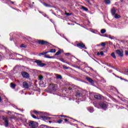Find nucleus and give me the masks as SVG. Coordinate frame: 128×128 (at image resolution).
<instances>
[{
  "instance_id": "obj_1",
  "label": "nucleus",
  "mask_w": 128,
  "mask_h": 128,
  "mask_svg": "<svg viewBox=\"0 0 128 128\" xmlns=\"http://www.w3.org/2000/svg\"><path fill=\"white\" fill-rule=\"evenodd\" d=\"M35 42L36 44H42V46H48V44H49L50 43L46 41H44V40H38L35 41Z\"/></svg>"
},
{
  "instance_id": "obj_2",
  "label": "nucleus",
  "mask_w": 128,
  "mask_h": 128,
  "mask_svg": "<svg viewBox=\"0 0 128 128\" xmlns=\"http://www.w3.org/2000/svg\"><path fill=\"white\" fill-rule=\"evenodd\" d=\"M29 126L30 128H36L38 126V124L34 121H30L29 122Z\"/></svg>"
},
{
  "instance_id": "obj_3",
  "label": "nucleus",
  "mask_w": 128,
  "mask_h": 128,
  "mask_svg": "<svg viewBox=\"0 0 128 128\" xmlns=\"http://www.w3.org/2000/svg\"><path fill=\"white\" fill-rule=\"evenodd\" d=\"M116 10H118L116 8L113 7L112 8V15L114 16L115 18H120L121 16L120 15H118L117 14H116Z\"/></svg>"
},
{
  "instance_id": "obj_4",
  "label": "nucleus",
  "mask_w": 128,
  "mask_h": 128,
  "mask_svg": "<svg viewBox=\"0 0 128 128\" xmlns=\"http://www.w3.org/2000/svg\"><path fill=\"white\" fill-rule=\"evenodd\" d=\"M34 62L36 64H37V66H38L42 67V66H46V64L44 63H42V62L40 60H35Z\"/></svg>"
},
{
  "instance_id": "obj_5",
  "label": "nucleus",
  "mask_w": 128,
  "mask_h": 128,
  "mask_svg": "<svg viewBox=\"0 0 128 128\" xmlns=\"http://www.w3.org/2000/svg\"><path fill=\"white\" fill-rule=\"evenodd\" d=\"M116 53L118 56H120V58L124 57V51H122V50H116Z\"/></svg>"
},
{
  "instance_id": "obj_6",
  "label": "nucleus",
  "mask_w": 128,
  "mask_h": 128,
  "mask_svg": "<svg viewBox=\"0 0 128 128\" xmlns=\"http://www.w3.org/2000/svg\"><path fill=\"white\" fill-rule=\"evenodd\" d=\"M77 46L80 48H86V45L84 43H79L77 44Z\"/></svg>"
},
{
  "instance_id": "obj_7",
  "label": "nucleus",
  "mask_w": 128,
  "mask_h": 128,
  "mask_svg": "<svg viewBox=\"0 0 128 128\" xmlns=\"http://www.w3.org/2000/svg\"><path fill=\"white\" fill-rule=\"evenodd\" d=\"M22 74L23 78H30V74H28V73L26 72H22Z\"/></svg>"
},
{
  "instance_id": "obj_8",
  "label": "nucleus",
  "mask_w": 128,
  "mask_h": 128,
  "mask_svg": "<svg viewBox=\"0 0 128 128\" xmlns=\"http://www.w3.org/2000/svg\"><path fill=\"white\" fill-rule=\"evenodd\" d=\"M40 118L43 120H50L52 118L48 117L46 116H41Z\"/></svg>"
},
{
  "instance_id": "obj_9",
  "label": "nucleus",
  "mask_w": 128,
  "mask_h": 128,
  "mask_svg": "<svg viewBox=\"0 0 128 128\" xmlns=\"http://www.w3.org/2000/svg\"><path fill=\"white\" fill-rule=\"evenodd\" d=\"M22 86L25 88H28L30 86H28V84L26 82H24L22 83Z\"/></svg>"
},
{
  "instance_id": "obj_10",
  "label": "nucleus",
  "mask_w": 128,
  "mask_h": 128,
  "mask_svg": "<svg viewBox=\"0 0 128 128\" xmlns=\"http://www.w3.org/2000/svg\"><path fill=\"white\" fill-rule=\"evenodd\" d=\"M3 120L5 122V126H8V118H3Z\"/></svg>"
},
{
  "instance_id": "obj_11",
  "label": "nucleus",
  "mask_w": 128,
  "mask_h": 128,
  "mask_svg": "<svg viewBox=\"0 0 128 128\" xmlns=\"http://www.w3.org/2000/svg\"><path fill=\"white\" fill-rule=\"evenodd\" d=\"M86 80L89 82H90L91 84H94V80L90 78L87 77L86 78Z\"/></svg>"
},
{
  "instance_id": "obj_12",
  "label": "nucleus",
  "mask_w": 128,
  "mask_h": 128,
  "mask_svg": "<svg viewBox=\"0 0 128 128\" xmlns=\"http://www.w3.org/2000/svg\"><path fill=\"white\" fill-rule=\"evenodd\" d=\"M94 98H96V100H102V96H100V95H95Z\"/></svg>"
},
{
  "instance_id": "obj_13",
  "label": "nucleus",
  "mask_w": 128,
  "mask_h": 128,
  "mask_svg": "<svg viewBox=\"0 0 128 128\" xmlns=\"http://www.w3.org/2000/svg\"><path fill=\"white\" fill-rule=\"evenodd\" d=\"M44 58H54V56H49L48 54H45L44 56Z\"/></svg>"
},
{
  "instance_id": "obj_14",
  "label": "nucleus",
  "mask_w": 128,
  "mask_h": 128,
  "mask_svg": "<svg viewBox=\"0 0 128 128\" xmlns=\"http://www.w3.org/2000/svg\"><path fill=\"white\" fill-rule=\"evenodd\" d=\"M100 106H102V108L105 109L106 108V104H100Z\"/></svg>"
},
{
  "instance_id": "obj_15",
  "label": "nucleus",
  "mask_w": 128,
  "mask_h": 128,
  "mask_svg": "<svg viewBox=\"0 0 128 128\" xmlns=\"http://www.w3.org/2000/svg\"><path fill=\"white\" fill-rule=\"evenodd\" d=\"M56 78H60V80L62 79V76H60V74H56Z\"/></svg>"
},
{
  "instance_id": "obj_16",
  "label": "nucleus",
  "mask_w": 128,
  "mask_h": 128,
  "mask_svg": "<svg viewBox=\"0 0 128 128\" xmlns=\"http://www.w3.org/2000/svg\"><path fill=\"white\" fill-rule=\"evenodd\" d=\"M44 6H46L47 8H51L52 6H50V4H48L46 3H44Z\"/></svg>"
},
{
  "instance_id": "obj_17",
  "label": "nucleus",
  "mask_w": 128,
  "mask_h": 128,
  "mask_svg": "<svg viewBox=\"0 0 128 128\" xmlns=\"http://www.w3.org/2000/svg\"><path fill=\"white\" fill-rule=\"evenodd\" d=\"M106 4H110V0H104Z\"/></svg>"
},
{
  "instance_id": "obj_18",
  "label": "nucleus",
  "mask_w": 128,
  "mask_h": 128,
  "mask_svg": "<svg viewBox=\"0 0 128 128\" xmlns=\"http://www.w3.org/2000/svg\"><path fill=\"white\" fill-rule=\"evenodd\" d=\"M104 56V52L102 51L100 52H98L97 53V56Z\"/></svg>"
},
{
  "instance_id": "obj_19",
  "label": "nucleus",
  "mask_w": 128,
  "mask_h": 128,
  "mask_svg": "<svg viewBox=\"0 0 128 128\" xmlns=\"http://www.w3.org/2000/svg\"><path fill=\"white\" fill-rule=\"evenodd\" d=\"M82 9L83 10H85V12H88V8L82 6Z\"/></svg>"
},
{
  "instance_id": "obj_20",
  "label": "nucleus",
  "mask_w": 128,
  "mask_h": 128,
  "mask_svg": "<svg viewBox=\"0 0 128 128\" xmlns=\"http://www.w3.org/2000/svg\"><path fill=\"white\" fill-rule=\"evenodd\" d=\"M106 32V29H102L100 30V32L102 34H105Z\"/></svg>"
},
{
  "instance_id": "obj_21",
  "label": "nucleus",
  "mask_w": 128,
  "mask_h": 128,
  "mask_svg": "<svg viewBox=\"0 0 128 128\" xmlns=\"http://www.w3.org/2000/svg\"><path fill=\"white\" fill-rule=\"evenodd\" d=\"M10 86L11 88H16V84H14V83H11L10 84Z\"/></svg>"
},
{
  "instance_id": "obj_22",
  "label": "nucleus",
  "mask_w": 128,
  "mask_h": 128,
  "mask_svg": "<svg viewBox=\"0 0 128 128\" xmlns=\"http://www.w3.org/2000/svg\"><path fill=\"white\" fill-rule=\"evenodd\" d=\"M52 90H56V87L54 85L52 86Z\"/></svg>"
},
{
  "instance_id": "obj_23",
  "label": "nucleus",
  "mask_w": 128,
  "mask_h": 128,
  "mask_svg": "<svg viewBox=\"0 0 128 128\" xmlns=\"http://www.w3.org/2000/svg\"><path fill=\"white\" fill-rule=\"evenodd\" d=\"M49 52H56V49H51Z\"/></svg>"
},
{
  "instance_id": "obj_24",
  "label": "nucleus",
  "mask_w": 128,
  "mask_h": 128,
  "mask_svg": "<svg viewBox=\"0 0 128 128\" xmlns=\"http://www.w3.org/2000/svg\"><path fill=\"white\" fill-rule=\"evenodd\" d=\"M88 110L90 112H94V108H90Z\"/></svg>"
},
{
  "instance_id": "obj_25",
  "label": "nucleus",
  "mask_w": 128,
  "mask_h": 128,
  "mask_svg": "<svg viewBox=\"0 0 128 128\" xmlns=\"http://www.w3.org/2000/svg\"><path fill=\"white\" fill-rule=\"evenodd\" d=\"M40 128H48V126L46 125L42 124L40 126Z\"/></svg>"
},
{
  "instance_id": "obj_26",
  "label": "nucleus",
  "mask_w": 128,
  "mask_h": 128,
  "mask_svg": "<svg viewBox=\"0 0 128 128\" xmlns=\"http://www.w3.org/2000/svg\"><path fill=\"white\" fill-rule=\"evenodd\" d=\"M61 54V52L60 50H59L56 53L55 56H59V54Z\"/></svg>"
},
{
  "instance_id": "obj_27",
  "label": "nucleus",
  "mask_w": 128,
  "mask_h": 128,
  "mask_svg": "<svg viewBox=\"0 0 128 128\" xmlns=\"http://www.w3.org/2000/svg\"><path fill=\"white\" fill-rule=\"evenodd\" d=\"M39 78V80H42V78H44V76H38Z\"/></svg>"
},
{
  "instance_id": "obj_28",
  "label": "nucleus",
  "mask_w": 128,
  "mask_h": 128,
  "mask_svg": "<svg viewBox=\"0 0 128 128\" xmlns=\"http://www.w3.org/2000/svg\"><path fill=\"white\" fill-rule=\"evenodd\" d=\"M20 47L26 48V45H24V44H21V45L20 46Z\"/></svg>"
},
{
  "instance_id": "obj_29",
  "label": "nucleus",
  "mask_w": 128,
  "mask_h": 128,
  "mask_svg": "<svg viewBox=\"0 0 128 128\" xmlns=\"http://www.w3.org/2000/svg\"><path fill=\"white\" fill-rule=\"evenodd\" d=\"M112 58H116V54H114V52H112Z\"/></svg>"
},
{
  "instance_id": "obj_30",
  "label": "nucleus",
  "mask_w": 128,
  "mask_h": 128,
  "mask_svg": "<svg viewBox=\"0 0 128 128\" xmlns=\"http://www.w3.org/2000/svg\"><path fill=\"white\" fill-rule=\"evenodd\" d=\"M63 68L65 70H68V67L66 66L65 65H63Z\"/></svg>"
},
{
  "instance_id": "obj_31",
  "label": "nucleus",
  "mask_w": 128,
  "mask_h": 128,
  "mask_svg": "<svg viewBox=\"0 0 128 128\" xmlns=\"http://www.w3.org/2000/svg\"><path fill=\"white\" fill-rule=\"evenodd\" d=\"M100 46H106V42H102Z\"/></svg>"
},
{
  "instance_id": "obj_32",
  "label": "nucleus",
  "mask_w": 128,
  "mask_h": 128,
  "mask_svg": "<svg viewBox=\"0 0 128 128\" xmlns=\"http://www.w3.org/2000/svg\"><path fill=\"white\" fill-rule=\"evenodd\" d=\"M57 122H58V124H62V120H60L57 121Z\"/></svg>"
},
{
  "instance_id": "obj_33",
  "label": "nucleus",
  "mask_w": 128,
  "mask_h": 128,
  "mask_svg": "<svg viewBox=\"0 0 128 128\" xmlns=\"http://www.w3.org/2000/svg\"><path fill=\"white\" fill-rule=\"evenodd\" d=\"M76 96H80V92H76Z\"/></svg>"
},
{
  "instance_id": "obj_34",
  "label": "nucleus",
  "mask_w": 128,
  "mask_h": 128,
  "mask_svg": "<svg viewBox=\"0 0 128 128\" xmlns=\"http://www.w3.org/2000/svg\"><path fill=\"white\" fill-rule=\"evenodd\" d=\"M60 60H61V62H66L64 60V58H60Z\"/></svg>"
},
{
  "instance_id": "obj_35",
  "label": "nucleus",
  "mask_w": 128,
  "mask_h": 128,
  "mask_svg": "<svg viewBox=\"0 0 128 128\" xmlns=\"http://www.w3.org/2000/svg\"><path fill=\"white\" fill-rule=\"evenodd\" d=\"M44 52H42V53H40L38 54V56H44Z\"/></svg>"
},
{
  "instance_id": "obj_36",
  "label": "nucleus",
  "mask_w": 128,
  "mask_h": 128,
  "mask_svg": "<svg viewBox=\"0 0 128 128\" xmlns=\"http://www.w3.org/2000/svg\"><path fill=\"white\" fill-rule=\"evenodd\" d=\"M32 116L34 118H36V116H34V114H32Z\"/></svg>"
},
{
  "instance_id": "obj_37",
  "label": "nucleus",
  "mask_w": 128,
  "mask_h": 128,
  "mask_svg": "<svg viewBox=\"0 0 128 128\" xmlns=\"http://www.w3.org/2000/svg\"><path fill=\"white\" fill-rule=\"evenodd\" d=\"M125 56H128V50L125 51Z\"/></svg>"
},
{
  "instance_id": "obj_38",
  "label": "nucleus",
  "mask_w": 128,
  "mask_h": 128,
  "mask_svg": "<svg viewBox=\"0 0 128 128\" xmlns=\"http://www.w3.org/2000/svg\"><path fill=\"white\" fill-rule=\"evenodd\" d=\"M65 56H70V53H66L65 54Z\"/></svg>"
},
{
  "instance_id": "obj_39",
  "label": "nucleus",
  "mask_w": 128,
  "mask_h": 128,
  "mask_svg": "<svg viewBox=\"0 0 128 128\" xmlns=\"http://www.w3.org/2000/svg\"><path fill=\"white\" fill-rule=\"evenodd\" d=\"M8 114L9 116H10L12 114V112L10 111H8Z\"/></svg>"
},
{
  "instance_id": "obj_40",
  "label": "nucleus",
  "mask_w": 128,
  "mask_h": 128,
  "mask_svg": "<svg viewBox=\"0 0 128 128\" xmlns=\"http://www.w3.org/2000/svg\"><path fill=\"white\" fill-rule=\"evenodd\" d=\"M108 38H110L111 40H112V36H110V35H109L108 36Z\"/></svg>"
},
{
  "instance_id": "obj_41",
  "label": "nucleus",
  "mask_w": 128,
  "mask_h": 128,
  "mask_svg": "<svg viewBox=\"0 0 128 128\" xmlns=\"http://www.w3.org/2000/svg\"><path fill=\"white\" fill-rule=\"evenodd\" d=\"M45 54H48V52H50V51H48L46 52H44Z\"/></svg>"
},
{
  "instance_id": "obj_42",
  "label": "nucleus",
  "mask_w": 128,
  "mask_h": 128,
  "mask_svg": "<svg viewBox=\"0 0 128 128\" xmlns=\"http://www.w3.org/2000/svg\"><path fill=\"white\" fill-rule=\"evenodd\" d=\"M68 90H72V88L70 87L68 88Z\"/></svg>"
},
{
  "instance_id": "obj_43",
  "label": "nucleus",
  "mask_w": 128,
  "mask_h": 128,
  "mask_svg": "<svg viewBox=\"0 0 128 128\" xmlns=\"http://www.w3.org/2000/svg\"><path fill=\"white\" fill-rule=\"evenodd\" d=\"M34 114H38V111H34Z\"/></svg>"
},
{
  "instance_id": "obj_44",
  "label": "nucleus",
  "mask_w": 128,
  "mask_h": 128,
  "mask_svg": "<svg viewBox=\"0 0 128 128\" xmlns=\"http://www.w3.org/2000/svg\"><path fill=\"white\" fill-rule=\"evenodd\" d=\"M64 120V122H67L68 121V119H66V118H65V119Z\"/></svg>"
},
{
  "instance_id": "obj_45",
  "label": "nucleus",
  "mask_w": 128,
  "mask_h": 128,
  "mask_svg": "<svg viewBox=\"0 0 128 128\" xmlns=\"http://www.w3.org/2000/svg\"><path fill=\"white\" fill-rule=\"evenodd\" d=\"M66 16H70V13H66Z\"/></svg>"
},
{
  "instance_id": "obj_46",
  "label": "nucleus",
  "mask_w": 128,
  "mask_h": 128,
  "mask_svg": "<svg viewBox=\"0 0 128 128\" xmlns=\"http://www.w3.org/2000/svg\"><path fill=\"white\" fill-rule=\"evenodd\" d=\"M62 118H66V116H61Z\"/></svg>"
},
{
  "instance_id": "obj_47",
  "label": "nucleus",
  "mask_w": 128,
  "mask_h": 128,
  "mask_svg": "<svg viewBox=\"0 0 128 128\" xmlns=\"http://www.w3.org/2000/svg\"><path fill=\"white\" fill-rule=\"evenodd\" d=\"M115 6H118V2H116L115 4H114Z\"/></svg>"
},
{
  "instance_id": "obj_48",
  "label": "nucleus",
  "mask_w": 128,
  "mask_h": 128,
  "mask_svg": "<svg viewBox=\"0 0 128 128\" xmlns=\"http://www.w3.org/2000/svg\"><path fill=\"white\" fill-rule=\"evenodd\" d=\"M86 2H88L90 4V0H85Z\"/></svg>"
},
{
  "instance_id": "obj_49",
  "label": "nucleus",
  "mask_w": 128,
  "mask_h": 128,
  "mask_svg": "<svg viewBox=\"0 0 128 128\" xmlns=\"http://www.w3.org/2000/svg\"><path fill=\"white\" fill-rule=\"evenodd\" d=\"M124 80L125 82H128V80L126 79H124Z\"/></svg>"
},
{
  "instance_id": "obj_50",
  "label": "nucleus",
  "mask_w": 128,
  "mask_h": 128,
  "mask_svg": "<svg viewBox=\"0 0 128 128\" xmlns=\"http://www.w3.org/2000/svg\"><path fill=\"white\" fill-rule=\"evenodd\" d=\"M2 97L0 96V102H2Z\"/></svg>"
},
{
  "instance_id": "obj_51",
  "label": "nucleus",
  "mask_w": 128,
  "mask_h": 128,
  "mask_svg": "<svg viewBox=\"0 0 128 128\" xmlns=\"http://www.w3.org/2000/svg\"><path fill=\"white\" fill-rule=\"evenodd\" d=\"M120 78V80H124V78Z\"/></svg>"
},
{
  "instance_id": "obj_52",
  "label": "nucleus",
  "mask_w": 128,
  "mask_h": 128,
  "mask_svg": "<svg viewBox=\"0 0 128 128\" xmlns=\"http://www.w3.org/2000/svg\"><path fill=\"white\" fill-rule=\"evenodd\" d=\"M11 4H14V2H10Z\"/></svg>"
},
{
  "instance_id": "obj_53",
  "label": "nucleus",
  "mask_w": 128,
  "mask_h": 128,
  "mask_svg": "<svg viewBox=\"0 0 128 128\" xmlns=\"http://www.w3.org/2000/svg\"><path fill=\"white\" fill-rule=\"evenodd\" d=\"M49 122H50V124H52V122L50 120V121H49Z\"/></svg>"
},
{
  "instance_id": "obj_54",
  "label": "nucleus",
  "mask_w": 128,
  "mask_h": 128,
  "mask_svg": "<svg viewBox=\"0 0 128 128\" xmlns=\"http://www.w3.org/2000/svg\"><path fill=\"white\" fill-rule=\"evenodd\" d=\"M121 2H124V0H120Z\"/></svg>"
},
{
  "instance_id": "obj_55",
  "label": "nucleus",
  "mask_w": 128,
  "mask_h": 128,
  "mask_svg": "<svg viewBox=\"0 0 128 128\" xmlns=\"http://www.w3.org/2000/svg\"><path fill=\"white\" fill-rule=\"evenodd\" d=\"M126 72H128V70H126Z\"/></svg>"
},
{
  "instance_id": "obj_56",
  "label": "nucleus",
  "mask_w": 128,
  "mask_h": 128,
  "mask_svg": "<svg viewBox=\"0 0 128 128\" xmlns=\"http://www.w3.org/2000/svg\"><path fill=\"white\" fill-rule=\"evenodd\" d=\"M111 12L112 14V9L111 10Z\"/></svg>"
},
{
  "instance_id": "obj_57",
  "label": "nucleus",
  "mask_w": 128,
  "mask_h": 128,
  "mask_svg": "<svg viewBox=\"0 0 128 128\" xmlns=\"http://www.w3.org/2000/svg\"><path fill=\"white\" fill-rule=\"evenodd\" d=\"M104 50V48H101L100 50Z\"/></svg>"
},
{
  "instance_id": "obj_58",
  "label": "nucleus",
  "mask_w": 128,
  "mask_h": 128,
  "mask_svg": "<svg viewBox=\"0 0 128 128\" xmlns=\"http://www.w3.org/2000/svg\"><path fill=\"white\" fill-rule=\"evenodd\" d=\"M10 118L11 120H12V118H14L11 117Z\"/></svg>"
},
{
  "instance_id": "obj_59",
  "label": "nucleus",
  "mask_w": 128,
  "mask_h": 128,
  "mask_svg": "<svg viewBox=\"0 0 128 128\" xmlns=\"http://www.w3.org/2000/svg\"><path fill=\"white\" fill-rule=\"evenodd\" d=\"M105 36L108 37V35H106V34H105Z\"/></svg>"
},
{
  "instance_id": "obj_60",
  "label": "nucleus",
  "mask_w": 128,
  "mask_h": 128,
  "mask_svg": "<svg viewBox=\"0 0 128 128\" xmlns=\"http://www.w3.org/2000/svg\"><path fill=\"white\" fill-rule=\"evenodd\" d=\"M66 64H70V62H66Z\"/></svg>"
},
{
  "instance_id": "obj_61",
  "label": "nucleus",
  "mask_w": 128,
  "mask_h": 128,
  "mask_svg": "<svg viewBox=\"0 0 128 128\" xmlns=\"http://www.w3.org/2000/svg\"><path fill=\"white\" fill-rule=\"evenodd\" d=\"M111 56H112V53L111 54Z\"/></svg>"
},
{
  "instance_id": "obj_62",
  "label": "nucleus",
  "mask_w": 128,
  "mask_h": 128,
  "mask_svg": "<svg viewBox=\"0 0 128 128\" xmlns=\"http://www.w3.org/2000/svg\"><path fill=\"white\" fill-rule=\"evenodd\" d=\"M114 37H113V38H112V39H113V40H114Z\"/></svg>"
},
{
  "instance_id": "obj_63",
  "label": "nucleus",
  "mask_w": 128,
  "mask_h": 128,
  "mask_svg": "<svg viewBox=\"0 0 128 128\" xmlns=\"http://www.w3.org/2000/svg\"><path fill=\"white\" fill-rule=\"evenodd\" d=\"M127 108H128V105H127Z\"/></svg>"
},
{
  "instance_id": "obj_64",
  "label": "nucleus",
  "mask_w": 128,
  "mask_h": 128,
  "mask_svg": "<svg viewBox=\"0 0 128 128\" xmlns=\"http://www.w3.org/2000/svg\"><path fill=\"white\" fill-rule=\"evenodd\" d=\"M127 82H128V80Z\"/></svg>"
}]
</instances>
